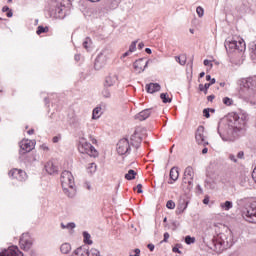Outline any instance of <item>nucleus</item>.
Instances as JSON below:
<instances>
[{
  "instance_id": "f257e3e1",
  "label": "nucleus",
  "mask_w": 256,
  "mask_h": 256,
  "mask_svg": "<svg viewBox=\"0 0 256 256\" xmlns=\"http://www.w3.org/2000/svg\"><path fill=\"white\" fill-rule=\"evenodd\" d=\"M241 121H243L238 114H232L229 116L226 124H219L218 133L222 140L231 143L236 139H239V133L241 132Z\"/></svg>"
},
{
  "instance_id": "f03ea898",
  "label": "nucleus",
  "mask_w": 256,
  "mask_h": 256,
  "mask_svg": "<svg viewBox=\"0 0 256 256\" xmlns=\"http://www.w3.org/2000/svg\"><path fill=\"white\" fill-rule=\"evenodd\" d=\"M143 139L141 138V135H139V128L135 130L133 135L129 139L123 138L120 139L116 146V151L118 155H129L131 153V147H134V149H139L141 147V142Z\"/></svg>"
},
{
  "instance_id": "7ed1b4c3",
  "label": "nucleus",
  "mask_w": 256,
  "mask_h": 256,
  "mask_svg": "<svg viewBox=\"0 0 256 256\" xmlns=\"http://www.w3.org/2000/svg\"><path fill=\"white\" fill-rule=\"evenodd\" d=\"M240 86L239 97L241 99H251L256 95V76L242 78L238 81Z\"/></svg>"
},
{
  "instance_id": "20e7f679",
  "label": "nucleus",
  "mask_w": 256,
  "mask_h": 256,
  "mask_svg": "<svg viewBox=\"0 0 256 256\" xmlns=\"http://www.w3.org/2000/svg\"><path fill=\"white\" fill-rule=\"evenodd\" d=\"M62 189L67 197H75L77 193V189H75V178H73V174L67 170H64L61 173L60 177Z\"/></svg>"
},
{
  "instance_id": "39448f33",
  "label": "nucleus",
  "mask_w": 256,
  "mask_h": 256,
  "mask_svg": "<svg viewBox=\"0 0 256 256\" xmlns=\"http://www.w3.org/2000/svg\"><path fill=\"white\" fill-rule=\"evenodd\" d=\"M242 217L248 223H256V202L250 203L242 212Z\"/></svg>"
},
{
  "instance_id": "423d86ee",
  "label": "nucleus",
  "mask_w": 256,
  "mask_h": 256,
  "mask_svg": "<svg viewBox=\"0 0 256 256\" xmlns=\"http://www.w3.org/2000/svg\"><path fill=\"white\" fill-rule=\"evenodd\" d=\"M78 151L81 153H86V155H89L90 157H99V152H97V149L91 145V143L82 140L78 146Z\"/></svg>"
},
{
  "instance_id": "0eeeda50",
  "label": "nucleus",
  "mask_w": 256,
  "mask_h": 256,
  "mask_svg": "<svg viewBox=\"0 0 256 256\" xmlns=\"http://www.w3.org/2000/svg\"><path fill=\"white\" fill-rule=\"evenodd\" d=\"M108 53L109 51L107 49H104L98 54L94 62V69H96V71L103 69V67L107 65Z\"/></svg>"
},
{
  "instance_id": "6e6552de",
  "label": "nucleus",
  "mask_w": 256,
  "mask_h": 256,
  "mask_svg": "<svg viewBox=\"0 0 256 256\" xmlns=\"http://www.w3.org/2000/svg\"><path fill=\"white\" fill-rule=\"evenodd\" d=\"M195 140L198 143V145H203V147H206V145H209V141L205 138V127L198 126L195 134Z\"/></svg>"
},
{
  "instance_id": "1a4fd4ad",
  "label": "nucleus",
  "mask_w": 256,
  "mask_h": 256,
  "mask_svg": "<svg viewBox=\"0 0 256 256\" xmlns=\"http://www.w3.org/2000/svg\"><path fill=\"white\" fill-rule=\"evenodd\" d=\"M19 243L21 249H23L24 251H29V249L33 247V239H31L29 234H22Z\"/></svg>"
},
{
  "instance_id": "9d476101",
  "label": "nucleus",
  "mask_w": 256,
  "mask_h": 256,
  "mask_svg": "<svg viewBox=\"0 0 256 256\" xmlns=\"http://www.w3.org/2000/svg\"><path fill=\"white\" fill-rule=\"evenodd\" d=\"M195 178V171L193 167L188 166L184 170L183 183H188L189 187H193V179Z\"/></svg>"
},
{
  "instance_id": "9b49d317",
  "label": "nucleus",
  "mask_w": 256,
  "mask_h": 256,
  "mask_svg": "<svg viewBox=\"0 0 256 256\" xmlns=\"http://www.w3.org/2000/svg\"><path fill=\"white\" fill-rule=\"evenodd\" d=\"M19 145L22 153H30L35 149V142L29 139L22 140Z\"/></svg>"
},
{
  "instance_id": "f8f14e48",
  "label": "nucleus",
  "mask_w": 256,
  "mask_h": 256,
  "mask_svg": "<svg viewBox=\"0 0 256 256\" xmlns=\"http://www.w3.org/2000/svg\"><path fill=\"white\" fill-rule=\"evenodd\" d=\"M9 177L17 179L18 181H25V179H27V173L23 170L13 169L9 172Z\"/></svg>"
},
{
  "instance_id": "ddd939ff",
  "label": "nucleus",
  "mask_w": 256,
  "mask_h": 256,
  "mask_svg": "<svg viewBox=\"0 0 256 256\" xmlns=\"http://www.w3.org/2000/svg\"><path fill=\"white\" fill-rule=\"evenodd\" d=\"M147 65H149V61L145 62L144 58H140L134 62L133 67L137 73H143L147 69Z\"/></svg>"
},
{
  "instance_id": "4468645a",
  "label": "nucleus",
  "mask_w": 256,
  "mask_h": 256,
  "mask_svg": "<svg viewBox=\"0 0 256 256\" xmlns=\"http://www.w3.org/2000/svg\"><path fill=\"white\" fill-rule=\"evenodd\" d=\"M0 256H23V252H20L17 246H11L8 249L2 251Z\"/></svg>"
},
{
  "instance_id": "2eb2a0df",
  "label": "nucleus",
  "mask_w": 256,
  "mask_h": 256,
  "mask_svg": "<svg viewBox=\"0 0 256 256\" xmlns=\"http://www.w3.org/2000/svg\"><path fill=\"white\" fill-rule=\"evenodd\" d=\"M45 171L48 173V175H55L59 171V168L53 163V161H48L45 164Z\"/></svg>"
},
{
  "instance_id": "dca6fc26",
  "label": "nucleus",
  "mask_w": 256,
  "mask_h": 256,
  "mask_svg": "<svg viewBox=\"0 0 256 256\" xmlns=\"http://www.w3.org/2000/svg\"><path fill=\"white\" fill-rule=\"evenodd\" d=\"M224 47L226 51H237V40L226 39Z\"/></svg>"
},
{
  "instance_id": "f3484780",
  "label": "nucleus",
  "mask_w": 256,
  "mask_h": 256,
  "mask_svg": "<svg viewBox=\"0 0 256 256\" xmlns=\"http://www.w3.org/2000/svg\"><path fill=\"white\" fill-rule=\"evenodd\" d=\"M65 6H57L54 10V17L55 19H65Z\"/></svg>"
},
{
  "instance_id": "a211bd4d",
  "label": "nucleus",
  "mask_w": 256,
  "mask_h": 256,
  "mask_svg": "<svg viewBox=\"0 0 256 256\" xmlns=\"http://www.w3.org/2000/svg\"><path fill=\"white\" fill-rule=\"evenodd\" d=\"M151 108L145 109L141 112H139L136 116L135 119H138L139 121H145V119H149L151 116Z\"/></svg>"
},
{
  "instance_id": "6ab92c4d",
  "label": "nucleus",
  "mask_w": 256,
  "mask_h": 256,
  "mask_svg": "<svg viewBox=\"0 0 256 256\" xmlns=\"http://www.w3.org/2000/svg\"><path fill=\"white\" fill-rule=\"evenodd\" d=\"M146 91L147 93H157L158 91H161V85L159 83H150L146 85Z\"/></svg>"
},
{
  "instance_id": "aec40b11",
  "label": "nucleus",
  "mask_w": 256,
  "mask_h": 256,
  "mask_svg": "<svg viewBox=\"0 0 256 256\" xmlns=\"http://www.w3.org/2000/svg\"><path fill=\"white\" fill-rule=\"evenodd\" d=\"M71 256H89V249L78 247L72 252Z\"/></svg>"
},
{
  "instance_id": "412c9836",
  "label": "nucleus",
  "mask_w": 256,
  "mask_h": 256,
  "mask_svg": "<svg viewBox=\"0 0 256 256\" xmlns=\"http://www.w3.org/2000/svg\"><path fill=\"white\" fill-rule=\"evenodd\" d=\"M117 75L107 76L104 82V87H113L117 83Z\"/></svg>"
},
{
  "instance_id": "4be33fe9",
  "label": "nucleus",
  "mask_w": 256,
  "mask_h": 256,
  "mask_svg": "<svg viewBox=\"0 0 256 256\" xmlns=\"http://www.w3.org/2000/svg\"><path fill=\"white\" fill-rule=\"evenodd\" d=\"M60 252L62 253V255H69V253H71V244L70 243H63L60 246Z\"/></svg>"
},
{
  "instance_id": "5701e85b",
  "label": "nucleus",
  "mask_w": 256,
  "mask_h": 256,
  "mask_svg": "<svg viewBox=\"0 0 256 256\" xmlns=\"http://www.w3.org/2000/svg\"><path fill=\"white\" fill-rule=\"evenodd\" d=\"M170 179L172 181H177L179 179V168L177 167H172L170 170Z\"/></svg>"
},
{
  "instance_id": "b1692460",
  "label": "nucleus",
  "mask_w": 256,
  "mask_h": 256,
  "mask_svg": "<svg viewBox=\"0 0 256 256\" xmlns=\"http://www.w3.org/2000/svg\"><path fill=\"white\" fill-rule=\"evenodd\" d=\"M187 205H189V202L183 201L182 203H180L177 207L176 214L181 215V213H183L185 209H187Z\"/></svg>"
},
{
  "instance_id": "393cba45",
  "label": "nucleus",
  "mask_w": 256,
  "mask_h": 256,
  "mask_svg": "<svg viewBox=\"0 0 256 256\" xmlns=\"http://www.w3.org/2000/svg\"><path fill=\"white\" fill-rule=\"evenodd\" d=\"M101 95L102 97H104V99H111V90L108 86H104V88L101 91Z\"/></svg>"
},
{
  "instance_id": "a878e982",
  "label": "nucleus",
  "mask_w": 256,
  "mask_h": 256,
  "mask_svg": "<svg viewBox=\"0 0 256 256\" xmlns=\"http://www.w3.org/2000/svg\"><path fill=\"white\" fill-rule=\"evenodd\" d=\"M221 209L224 211H229L230 209H233V202L231 201H226L224 203L220 204Z\"/></svg>"
},
{
  "instance_id": "bb28decb",
  "label": "nucleus",
  "mask_w": 256,
  "mask_h": 256,
  "mask_svg": "<svg viewBox=\"0 0 256 256\" xmlns=\"http://www.w3.org/2000/svg\"><path fill=\"white\" fill-rule=\"evenodd\" d=\"M83 238L84 243L87 245H93V240H91V234H89V232H83Z\"/></svg>"
},
{
  "instance_id": "cd10ccee",
  "label": "nucleus",
  "mask_w": 256,
  "mask_h": 256,
  "mask_svg": "<svg viewBox=\"0 0 256 256\" xmlns=\"http://www.w3.org/2000/svg\"><path fill=\"white\" fill-rule=\"evenodd\" d=\"M136 175H137V172H135V170H129L128 173L125 174V179H127V181H133Z\"/></svg>"
},
{
  "instance_id": "c85d7f7f",
  "label": "nucleus",
  "mask_w": 256,
  "mask_h": 256,
  "mask_svg": "<svg viewBox=\"0 0 256 256\" xmlns=\"http://www.w3.org/2000/svg\"><path fill=\"white\" fill-rule=\"evenodd\" d=\"M244 50H245V41H243V39L236 41V51H244Z\"/></svg>"
},
{
  "instance_id": "c756f323",
  "label": "nucleus",
  "mask_w": 256,
  "mask_h": 256,
  "mask_svg": "<svg viewBox=\"0 0 256 256\" xmlns=\"http://www.w3.org/2000/svg\"><path fill=\"white\" fill-rule=\"evenodd\" d=\"M249 49H250V55H251V57H253L254 59H256V43H255V42L250 43Z\"/></svg>"
},
{
  "instance_id": "7c9ffc66",
  "label": "nucleus",
  "mask_w": 256,
  "mask_h": 256,
  "mask_svg": "<svg viewBox=\"0 0 256 256\" xmlns=\"http://www.w3.org/2000/svg\"><path fill=\"white\" fill-rule=\"evenodd\" d=\"M60 227H61V229H71V230H73V229H75V227H77V225H75V222H69L66 225L64 223H61Z\"/></svg>"
},
{
  "instance_id": "2f4dec72",
  "label": "nucleus",
  "mask_w": 256,
  "mask_h": 256,
  "mask_svg": "<svg viewBox=\"0 0 256 256\" xmlns=\"http://www.w3.org/2000/svg\"><path fill=\"white\" fill-rule=\"evenodd\" d=\"M160 99H162L163 103H171V101H172V99L169 98V94H167V93H161Z\"/></svg>"
},
{
  "instance_id": "473e14b6",
  "label": "nucleus",
  "mask_w": 256,
  "mask_h": 256,
  "mask_svg": "<svg viewBox=\"0 0 256 256\" xmlns=\"http://www.w3.org/2000/svg\"><path fill=\"white\" fill-rule=\"evenodd\" d=\"M101 117V108H95L92 112V119H99Z\"/></svg>"
},
{
  "instance_id": "72a5a7b5",
  "label": "nucleus",
  "mask_w": 256,
  "mask_h": 256,
  "mask_svg": "<svg viewBox=\"0 0 256 256\" xmlns=\"http://www.w3.org/2000/svg\"><path fill=\"white\" fill-rule=\"evenodd\" d=\"M175 61L179 63V65H185L187 63V59L185 57L181 58L179 56H176Z\"/></svg>"
},
{
  "instance_id": "f704fd0d",
  "label": "nucleus",
  "mask_w": 256,
  "mask_h": 256,
  "mask_svg": "<svg viewBox=\"0 0 256 256\" xmlns=\"http://www.w3.org/2000/svg\"><path fill=\"white\" fill-rule=\"evenodd\" d=\"M137 51V41H133L129 46V53H135Z\"/></svg>"
},
{
  "instance_id": "c9c22d12",
  "label": "nucleus",
  "mask_w": 256,
  "mask_h": 256,
  "mask_svg": "<svg viewBox=\"0 0 256 256\" xmlns=\"http://www.w3.org/2000/svg\"><path fill=\"white\" fill-rule=\"evenodd\" d=\"M223 103H224V105H227V107H231V105H233V99H231L229 97H224Z\"/></svg>"
},
{
  "instance_id": "e433bc0d",
  "label": "nucleus",
  "mask_w": 256,
  "mask_h": 256,
  "mask_svg": "<svg viewBox=\"0 0 256 256\" xmlns=\"http://www.w3.org/2000/svg\"><path fill=\"white\" fill-rule=\"evenodd\" d=\"M215 78H212L210 83H206L204 85V89H205V95H207V91L209 90V87H211V85H215Z\"/></svg>"
},
{
  "instance_id": "4c0bfd02",
  "label": "nucleus",
  "mask_w": 256,
  "mask_h": 256,
  "mask_svg": "<svg viewBox=\"0 0 256 256\" xmlns=\"http://www.w3.org/2000/svg\"><path fill=\"white\" fill-rule=\"evenodd\" d=\"M185 243H186V245H192V243H195V237L186 236Z\"/></svg>"
},
{
  "instance_id": "58836bf2",
  "label": "nucleus",
  "mask_w": 256,
  "mask_h": 256,
  "mask_svg": "<svg viewBox=\"0 0 256 256\" xmlns=\"http://www.w3.org/2000/svg\"><path fill=\"white\" fill-rule=\"evenodd\" d=\"M47 31H49V28L47 27H43V26H38V30H37V35H41V33H47Z\"/></svg>"
},
{
  "instance_id": "ea45409f",
  "label": "nucleus",
  "mask_w": 256,
  "mask_h": 256,
  "mask_svg": "<svg viewBox=\"0 0 256 256\" xmlns=\"http://www.w3.org/2000/svg\"><path fill=\"white\" fill-rule=\"evenodd\" d=\"M196 13H197L198 17H203V15H205V10L203 9V7L198 6L196 8Z\"/></svg>"
},
{
  "instance_id": "a19ab883",
  "label": "nucleus",
  "mask_w": 256,
  "mask_h": 256,
  "mask_svg": "<svg viewBox=\"0 0 256 256\" xmlns=\"http://www.w3.org/2000/svg\"><path fill=\"white\" fill-rule=\"evenodd\" d=\"M91 45V38H86L83 42L84 49H89V46Z\"/></svg>"
},
{
  "instance_id": "79ce46f5",
  "label": "nucleus",
  "mask_w": 256,
  "mask_h": 256,
  "mask_svg": "<svg viewBox=\"0 0 256 256\" xmlns=\"http://www.w3.org/2000/svg\"><path fill=\"white\" fill-rule=\"evenodd\" d=\"M166 207H167V209H175V202H173V200H169L166 203Z\"/></svg>"
},
{
  "instance_id": "37998d69",
  "label": "nucleus",
  "mask_w": 256,
  "mask_h": 256,
  "mask_svg": "<svg viewBox=\"0 0 256 256\" xmlns=\"http://www.w3.org/2000/svg\"><path fill=\"white\" fill-rule=\"evenodd\" d=\"M203 115H204V117H206V119H209V117H211L210 109L209 108H205L203 110Z\"/></svg>"
},
{
  "instance_id": "c03bdc74",
  "label": "nucleus",
  "mask_w": 256,
  "mask_h": 256,
  "mask_svg": "<svg viewBox=\"0 0 256 256\" xmlns=\"http://www.w3.org/2000/svg\"><path fill=\"white\" fill-rule=\"evenodd\" d=\"M228 159H230V161H232V163H238L237 157L235 156V154H229Z\"/></svg>"
},
{
  "instance_id": "a18cd8bd",
  "label": "nucleus",
  "mask_w": 256,
  "mask_h": 256,
  "mask_svg": "<svg viewBox=\"0 0 256 256\" xmlns=\"http://www.w3.org/2000/svg\"><path fill=\"white\" fill-rule=\"evenodd\" d=\"M244 158H245V152L243 151L238 152L237 159H244Z\"/></svg>"
},
{
  "instance_id": "49530a36",
  "label": "nucleus",
  "mask_w": 256,
  "mask_h": 256,
  "mask_svg": "<svg viewBox=\"0 0 256 256\" xmlns=\"http://www.w3.org/2000/svg\"><path fill=\"white\" fill-rule=\"evenodd\" d=\"M169 237H170L169 232H165L164 233L163 243H167V241H169Z\"/></svg>"
},
{
  "instance_id": "de8ad7c7",
  "label": "nucleus",
  "mask_w": 256,
  "mask_h": 256,
  "mask_svg": "<svg viewBox=\"0 0 256 256\" xmlns=\"http://www.w3.org/2000/svg\"><path fill=\"white\" fill-rule=\"evenodd\" d=\"M136 189H137V192H138V193H143V185L138 184V185L136 186Z\"/></svg>"
},
{
  "instance_id": "09e8293b",
  "label": "nucleus",
  "mask_w": 256,
  "mask_h": 256,
  "mask_svg": "<svg viewBox=\"0 0 256 256\" xmlns=\"http://www.w3.org/2000/svg\"><path fill=\"white\" fill-rule=\"evenodd\" d=\"M134 253H135V255L130 254L129 256H139L140 253H141V250H140L139 248H136V249L134 250Z\"/></svg>"
},
{
  "instance_id": "8fccbe9b",
  "label": "nucleus",
  "mask_w": 256,
  "mask_h": 256,
  "mask_svg": "<svg viewBox=\"0 0 256 256\" xmlns=\"http://www.w3.org/2000/svg\"><path fill=\"white\" fill-rule=\"evenodd\" d=\"M131 53H133V52H129V50H128L127 52H125V53L120 57V59L123 60V59H125V57H129V55H130Z\"/></svg>"
},
{
  "instance_id": "3c124183",
  "label": "nucleus",
  "mask_w": 256,
  "mask_h": 256,
  "mask_svg": "<svg viewBox=\"0 0 256 256\" xmlns=\"http://www.w3.org/2000/svg\"><path fill=\"white\" fill-rule=\"evenodd\" d=\"M90 169H92L93 172H96L97 171V164L91 163L90 164Z\"/></svg>"
},
{
  "instance_id": "603ef678",
  "label": "nucleus",
  "mask_w": 256,
  "mask_h": 256,
  "mask_svg": "<svg viewBox=\"0 0 256 256\" xmlns=\"http://www.w3.org/2000/svg\"><path fill=\"white\" fill-rule=\"evenodd\" d=\"M40 148L43 150V151H49V146H47V144H42L40 146Z\"/></svg>"
},
{
  "instance_id": "864d4df0",
  "label": "nucleus",
  "mask_w": 256,
  "mask_h": 256,
  "mask_svg": "<svg viewBox=\"0 0 256 256\" xmlns=\"http://www.w3.org/2000/svg\"><path fill=\"white\" fill-rule=\"evenodd\" d=\"M60 139H61V136H55L53 137L52 141L53 143H59Z\"/></svg>"
},
{
  "instance_id": "5fc2aeb1",
  "label": "nucleus",
  "mask_w": 256,
  "mask_h": 256,
  "mask_svg": "<svg viewBox=\"0 0 256 256\" xmlns=\"http://www.w3.org/2000/svg\"><path fill=\"white\" fill-rule=\"evenodd\" d=\"M204 65H205V67H207L209 65H210V67H213V64H211V61H209L208 59L204 60Z\"/></svg>"
},
{
  "instance_id": "6e6d98bb",
  "label": "nucleus",
  "mask_w": 256,
  "mask_h": 256,
  "mask_svg": "<svg viewBox=\"0 0 256 256\" xmlns=\"http://www.w3.org/2000/svg\"><path fill=\"white\" fill-rule=\"evenodd\" d=\"M203 203L204 205H209V196H205V198L203 199Z\"/></svg>"
},
{
  "instance_id": "4d7b16f0",
  "label": "nucleus",
  "mask_w": 256,
  "mask_h": 256,
  "mask_svg": "<svg viewBox=\"0 0 256 256\" xmlns=\"http://www.w3.org/2000/svg\"><path fill=\"white\" fill-rule=\"evenodd\" d=\"M172 251H173V253H179V255H181V250H179L178 248H177V246H175L173 249H172Z\"/></svg>"
},
{
  "instance_id": "13d9d810",
  "label": "nucleus",
  "mask_w": 256,
  "mask_h": 256,
  "mask_svg": "<svg viewBox=\"0 0 256 256\" xmlns=\"http://www.w3.org/2000/svg\"><path fill=\"white\" fill-rule=\"evenodd\" d=\"M147 247H148V249H149L150 251H155V245H153V244H148Z\"/></svg>"
},
{
  "instance_id": "bf43d9fd",
  "label": "nucleus",
  "mask_w": 256,
  "mask_h": 256,
  "mask_svg": "<svg viewBox=\"0 0 256 256\" xmlns=\"http://www.w3.org/2000/svg\"><path fill=\"white\" fill-rule=\"evenodd\" d=\"M252 179H254L256 183V168H254V170L252 171Z\"/></svg>"
},
{
  "instance_id": "052dcab7",
  "label": "nucleus",
  "mask_w": 256,
  "mask_h": 256,
  "mask_svg": "<svg viewBox=\"0 0 256 256\" xmlns=\"http://www.w3.org/2000/svg\"><path fill=\"white\" fill-rule=\"evenodd\" d=\"M11 9L8 7V6H4L3 8H2V11H3V13H7L8 11H10Z\"/></svg>"
},
{
  "instance_id": "680f3d73",
  "label": "nucleus",
  "mask_w": 256,
  "mask_h": 256,
  "mask_svg": "<svg viewBox=\"0 0 256 256\" xmlns=\"http://www.w3.org/2000/svg\"><path fill=\"white\" fill-rule=\"evenodd\" d=\"M199 91H203V93H205V86L203 84H199Z\"/></svg>"
},
{
  "instance_id": "e2e57ef3",
  "label": "nucleus",
  "mask_w": 256,
  "mask_h": 256,
  "mask_svg": "<svg viewBox=\"0 0 256 256\" xmlns=\"http://www.w3.org/2000/svg\"><path fill=\"white\" fill-rule=\"evenodd\" d=\"M208 151H209V149H208L207 147H205V148H203V150H202V154H203V155H207Z\"/></svg>"
},
{
  "instance_id": "0e129e2a",
  "label": "nucleus",
  "mask_w": 256,
  "mask_h": 256,
  "mask_svg": "<svg viewBox=\"0 0 256 256\" xmlns=\"http://www.w3.org/2000/svg\"><path fill=\"white\" fill-rule=\"evenodd\" d=\"M6 16H7V17H13V11H12V10L8 11V12L6 13Z\"/></svg>"
},
{
  "instance_id": "69168bd1",
  "label": "nucleus",
  "mask_w": 256,
  "mask_h": 256,
  "mask_svg": "<svg viewBox=\"0 0 256 256\" xmlns=\"http://www.w3.org/2000/svg\"><path fill=\"white\" fill-rule=\"evenodd\" d=\"M143 47H145V44L143 42H140L138 44V49H143Z\"/></svg>"
},
{
  "instance_id": "338daca9",
  "label": "nucleus",
  "mask_w": 256,
  "mask_h": 256,
  "mask_svg": "<svg viewBox=\"0 0 256 256\" xmlns=\"http://www.w3.org/2000/svg\"><path fill=\"white\" fill-rule=\"evenodd\" d=\"M145 52H146L148 55H151V53H152L151 48H146V49H145Z\"/></svg>"
},
{
  "instance_id": "774afa93",
  "label": "nucleus",
  "mask_w": 256,
  "mask_h": 256,
  "mask_svg": "<svg viewBox=\"0 0 256 256\" xmlns=\"http://www.w3.org/2000/svg\"><path fill=\"white\" fill-rule=\"evenodd\" d=\"M213 99H215V96H214V95L208 96V101H213Z\"/></svg>"
}]
</instances>
